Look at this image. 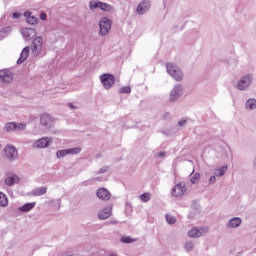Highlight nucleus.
Here are the masks:
<instances>
[{
	"label": "nucleus",
	"instance_id": "39",
	"mask_svg": "<svg viewBox=\"0 0 256 256\" xmlns=\"http://www.w3.org/2000/svg\"><path fill=\"white\" fill-rule=\"evenodd\" d=\"M109 171V166H104L99 170V173H107Z\"/></svg>",
	"mask_w": 256,
	"mask_h": 256
},
{
	"label": "nucleus",
	"instance_id": "12",
	"mask_svg": "<svg viewBox=\"0 0 256 256\" xmlns=\"http://www.w3.org/2000/svg\"><path fill=\"white\" fill-rule=\"evenodd\" d=\"M52 143V137H42L34 142L33 147L34 149H47V147Z\"/></svg>",
	"mask_w": 256,
	"mask_h": 256
},
{
	"label": "nucleus",
	"instance_id": "3",
	"mask_svg": "<svg viewBox=\"0 0 256 256\" xmlns=\"http://www.w3.org/2000/svg\"><path fill=\"white\" fill-rule=\"evenodd\" d=\"M184 93L185 87L183 86V84H175L169 94L170 103H177V101H179V99L183 97Z\"/></svg>",
	"mask_w": 256,
	"mask_h": 256
},
{
	"label": "nucleus",
	"instance_id": "38",
	"mask_svg": "<svg viewBox=\"0 0 256 256\" xmlns=\"http://www.w3.org/2000/svg\"><path fill=\"white\" fill-rule=\"evenodd\" d=\"M49 131H50L51 135H61V130H59V129L51 128Z\"/></svg>",
	"mask_w": 256,
	"mask_h": 256
},
{
	"label": "nucleus",
	"instance_id": "47",
	"mask_svg": "<svg viewBox=\"0 0 256 256\" xmlns=\"http://www.w3.org/2000/svg\"><path fill=\"white\" fill-rule=\"evenodd\" d=\"M56 202H57V203H58V205H59V204L61 203V200H57Z\"/></svg>",
	"mask_w": 256,
	"mask_h": 256
},
{
	"label": "nucleus",
	"instance_id": "7",
	"mask_svg": "<svg viewBox=\"0 0 256 256\" xmlns=\"http://www.w3.org/2000/svg\"><path fill=\"white\" fill-rule=\"evenodd\" d=\"M209 233V227H194L188 231V236L192 239H198Z\"/></svg>",
	"mask_w": 256,
	"mask_h": 256
},
{
	"label": "nucleus",
	"instance_id": "20",
	"mask_svg": "<svg viewBox=\"0 0 256 256\" xmlns=\"http://www.w3.org/2000/svg\"><path fill=\"white\" fill-rule=\"evenodd\" d=\"M112 209L113 207L111 205L103 208L98 214V219H101L102 221H105V219H109L111 217Z\"/></svg>",
	"mask_w": 256,
	"mask_h": 256
},
{
	"label": "nucleus",
	"instance_id": "21",
	"mask_svg": "<svg viewBox=\"0 0 256 256\" xmlns=\"http://www.w3.org/2000/svg\"><path fill=\"white\" fill-rule=\"evenodd\" d=\"M24 17L26 18L28 25H37L39 23V18L32 16L30 11H26Z\"/></svg>",
	"mask_w": 256,
	"mask_h": 256
},
{
	"label": "nucleus",
	"instance_id": "48",
	"mask_svg": "<svg viewBox=\"0 0 256 256\" xmlns=\"http://www.w3.org/2000/svg\"><path fill=\"white\" fill-rule=\"evenodd\" d=\"M110 256H117V254H114V253H113V254H110Z\"/></svg>",
	"mask_w": 256,
	"mask_h": 256
},
{
	"label": "nucleus",
	"instance_id": "50",
	"mask_svg": "<svg viewBox=\"0 0 256 256\" xmlns=\"http://www.w3.org/2000/svg\"><path fill=\"white\" fill-rule=\"evenodd\" d=\"M183 30V27H181L180 29H179V31H182Z\"/></svg>",
	"mask_w": 256,
	"mask_h": 256
},
{
	"label": "nucleus",
	"instance_id": "34",
	"mask_svg": "<svg viewBox=\"0 0 256 256\" xmlns=\"http://www.w3.org/2000/svg\"><path fill=\"white\" fill-rule=\"evenodd\" d=\"M27 124L15 122V131H25Z\"/></svg>",
	"mask_w": 256,
	"mask_h": 256
},
{
	"label": "nucleus",
	"instance_id": "24",
	"mask_svg": "<svg viewBox=\"0 0 256 256\" xmlns=\"http://www.w3.org/2000/svg\"><path fill=\"white\" fill-rule=\"evenodd\" d=\"M227 169H229V167L227 165H222V166L215 168L213 173H214L215 177H223V175H225V173H227Z\"/></svg>",
	"mask_w": 256,
	"mask_h": 256
},
{
	"label": "nucleus",
	"instance_id": "13",
	"mask_svg": "<svg viewBox=\"0 0 256 256\" xmlns=\"http://www.w3.org/2000/svg\"><path fill=\"white\" fill-rule=\"evenodd\" d=\"M6 159L9 161H15L19 158V153L17 152V148L12 145H7L4 149Z\"/></svg>",
	"mask_w": 256,
	"mask_h": 256
},
{
	"label": "nucleus",
	"instance_id": "35",
	"mask_svg": "<svg viewBox=\"0 0 256 256\" xmlns=\"http://www.w3.org/2000/svg\"><path fill=\"white\" fill-rule=\"evenodd\" d=\"M121 242L122 243H135V239L131 238V236H122Z\"/></svg>",
	"mask_w": 256,
	"mask_h": 256
},
{
	"label": "nucleus",
	"instance_id": "16",
	"mask_svg": "<svg viewBox=\"0 0 256 256\" xmlns=\"http://www.w3.org/2000/svg\"><path fill=\"white\" fill-rule=\"evenodd\" d=\"M243 220L240 217H233L226 223V229H237L241 227Z\"/></svg>",
	"mask_w": 256,
	"mask_h": 256
},
{
	"label": "nucleus",
	"instance_id": "1",
	"mask_svg": "<svg viewBox=\"0 0 256 256\" xmlns=\"http://www.w3.org/2000/svg\"><path fill=\"white\" fill-rule=\"evenodd\" d=\"M166 71L174 81L181 82L185 77L183 70L174 63H167L166 64Z\"/></svg>",
	"mask_w": 256,
	"mask_h": 256
},
{
	"label": "nucleus",
	"instance_id": "17",
	"mask_svg": "<svg viewBox=\"0 0 256 256\" xmlns=\"http://www.w3.org/2000/svg\"><path fill=\"white\" fill-rule=\"evenodd\" d=\"M96 195L101 201H109L111 199V192L107 188H99Z\"/></svg>",
	"mask_w": 256,
	"mask_h": 256
},
{
	"label": "nucleus",
	"instance_id": "25",
	"mask_svg": "<svg viewBox=\"0 0 256 256\" xmlns=\"http://www.w3.org/2000/svg\"><path fill=\"white\" fill-rule=\"evenodd\" d=\"M30 51H31V48L29 46H26L25 48H23L20 54V58L17 60V63H23L24 61H26L27 57H29Z\"/></svg>",
	"mask_w": 256,
	"mask_h": 256
},
{
	"label": "nucleus",
	"instance_id": "30",
	"mask_svg": "<svg viewBox=\"0 0 256 256\" xmlns=\"http://www.w3.org/2000/svg\"><path fill=\"white\" fill-rule=\"evenodd\" d=\"M200 179H201V174L199 172H196L194 176L191 177L190 182L192 185H197Z\"/></svg>",
	"mask_w": 256,
	"mask_h": 256
},
{
	"label": "nucleus",
	"instance_id": "15",
	"mask_svg": "<svg viewBox=\"0 0 256 256\" xmlns=\"http://www.w3.org/2000/svg\"><path fill=\"white\" fill-rule=\"evenodd\" d=\"M20 33L25 41H31L33 37L37 36V30H35V28H22L20 29Z\"/></svg>",
	"mask_w": 256,
	"mask_h": 256
},
{
	"label": "nucleus",
	"instance_id": "45",
	"mask_svg": "<svg viewBox=\"0 0 256 256\" xmlns=\"http://www.w3.org/2000/svg\"><path fill=\"white\" fill-rule=\"evenodd\" d=\"M68 107L70 108V109H77V106H75V105H73L72 103H69L68 104Z\"/></svg>",
	"mask_w": 256,
	"mask_h": 256
},
{
	"label": "nucleus",
	"instance_id": "6",
	"mask_svg": "<svg viewBox=\"0 0 256 256\" xmlns=\"http://www.w3.org/2000/svg\"><path fill=\"white\" fill-rule=\"evenodd\" d=\"M111 19L107 17H102L101 20L99 21V35L102 37H105V35H109L111 32Z\"/></svg>",
	"mask_w": 256,
	"mask_h": 256
},
{
	"label": "nucleus",
	"instance_id": "9",
	"mask_svg": "<svg viewBox=\"0 0 256 256\" xmlns=\"http://www.w3.org/2000/svg\"><path fill=\"white\" fill-rule=\"evenodd\" d=\"M187 193V183L180 182L176 184L171 190L172 197H183Z\"/></svg>",
	"mask_w": 256,
	"mask_h": 256
},
{
	"label": "nucleus",
	"instance_id": "44",
	"mask_svg": "<svg viewBox=\"0 0 256 256\" xmlns=\"http://www.w3.org/2000/svg\"><path fill=\"white\" fill-rule=\"evenodd\" d=\"M252 167L256 171V156L252 160Z\"/></svg>",
	"mask_w": 256,
	"mask_h": 256
},
{
	"label": "nucleus",
	"instance_id": "32",
	"mask_svg": "<svg viewBox=\"0 0 256 256\" xmlns=\"http://www.w3.org/2000/svg\"><path fill=\"white\" fill-rule=\"evenodd\" d=\"M11 33V27H5L0 31V39H3L6 35Z\"/></svg>",
	"mask_w": 256,
	"mask_h": 256
},
{
	"label": "nucleus",
	"instance_id": "2",
	"mask_svg": "<svg viewBox=\"0 0 256 256\" xmlns=\"http://www.w3.org/2000/svg\"><path fill=\"white\" fill-rule=\"evenodd\" d=\"M255 78L253 74L248 73L243 75L236 83V89L238 91H248V89L253 85Z\"/></svg>",
	"mask_w": 256,
	"mask_h": 256
},
{
	"label": "nucleus",
	"instance_id": "11",
	"mask_svg": "<svg viewBox=\"0 0 256 256\" xmlns=\"http://www.w3.org/2000/svg\"><path fill=\"white\" fill-rule=\"evenodd\" d=\"M100 81L104 89H111L115 85V76L113 74H103L100 76Z\"/></svg>",
	"mask_w": 256,
	"mask_h": 256
},
{
	"label": "nucleus",
	"instance_id": "49",
	"mask_svg": "<svg viewBox=\"0 0 256 256\" xmlns=\"http://www.w3.org/2000/svg\"><path fill=\"white\" fill-rule=\"evenodd\" d=\"M193 173H195V169H193V171H192L191 175H193Z\"/></svg>",
	"mask_w": 256,
	"mask_h": 256
},
{
	"label": "nucleus",
	"instance_id": "42",
	"mask_svg": "<svg viewBox=\"0 0 256 256\" xmlns=\"http://www.w3.org/2000/svg\"><path fill=\"white\" fill-rule=\"evenodd\" d=\"M13 18H14V19H20V18H21V13H19V12H14V13H13Z\"/></svg>",
	"mask_w": 256,
	"mask_h": 256
},
{
	"label": "nucleus",
	"instance_id": "14",
	"mask_svg": "<svg viewBox=\"0 0 256 256\" xmlns=\"http://www.w3.org/2000/svg\"><path fill=\"white\" fill-rule=\"evenodd\" d=\"M151 9V0H141L136 8L138 15H145Z\"/></svg>",
	"mask_w": 256,
	"mask_h": 256
},
{
	"label": "nucleus",
	"instance_id": "5",
	"mask_svg": "<svg viewBox=\"0 0 256 256\" xmlns=\"http://www.w3.org/2000/svg\"><path fill=\"white\" fill-rule=\"evenodd\" d=\"M89 9L90 11H97L98 9H100L101 11L111 13V11H113V6H111V4H107L99 0H91L89 2Z\"/></svg>",
	"mask_w": 256,
	"mask_h": 256
},
{
	"label": "nucleus",
	"instance_id": "36",
	"mask_svg": "<svg viewBox=\"0 0 256 256\" xmlns=\"http://www.w3.org/2000/svg\"><path fill=\"white\" fill-rule=\"evenodd\" d=\"M215 183H217V176H210V178L208 179V185H215Z\"/></svg>",
	"mask_w": 256,
	"mask_h": 256
},
{
	"label": "nucleus",
	"instance_id": "41",
	"mask_svg": "<svg viewBox=\"0 0 256 256\" xmlns=\"http://www.w3.org/2000/svg\"><path fill=\"white\" fill-rule=\"evenodd\" d=\"M40 19H41V21H47V14L46 13H41L40 14Z\"/></svg>",
	"mask_w": 256,
	"mask_h": 256
},
{
	"label": "nucleus",
	"instance_id": "31",
	"mask_svg": "<svg viewBox=\"0 0 256 256\" xmlns=\"http://www.w3.org/2000/svg\"><path fill=\"white\" fill-rule=\"evenodd\" d=\"M185 251H187L188 253L190 251H193V249H195V242L193 241H188L185 243L184 245Z\"/></svg>",
	"mask_w": 256,
	"mask_h": 256
},
{
	"label": "nucleus",
	"instance_id": "46",
	"mask_svg": "<svg viewBox=\"0 0 256 256\" xmlns=\"http://www.w3.org/2000/svg\"><path fill=\"white\" fill-rule=\"evenodd\" d=\"M41 131H42L41 129H39V130L35 129L34 134L37 135V134L41 133Z\"/></svg>",
	"mask_w": 256,
	"mask_h": 256
},
{
	"label": "nucleus",
	"instance_id": "10",
	"mask_svg": "<svg viewBox=\"0 0 256 256\" xmlns=\"http://www.w3.org/2000/svg\"><path fill=\"white\" fill-rule=\"evenodd\" d=\"M81 151H82L81 147L58 150L56 152V157L57 159H63L64 157H67V155H79Z\"/></svg>",
	"mask_w": 256,
	"mask_h": 256
},
{
	"label": "nucleus",
	"instance_id": "40",
	"mask_svg": "<svg viewBox=\"0 0 256 256\" xmlns=\"http://www.w3.org/2000/svg\"><path fill=\"white\" fill-rule=\"evenodd\" d=\"M187 123V120H180L178 122V127H185V124Z\"/></svg>",
	"mask_w": 256,
	"mask_h": 256
},
{
	"label": "nucleus",
	"instance_id": "28",
	"mask_svg": "<svg viewBox=\"0 0 256 256\" xmlns=\"http://www.w3.org/2000/svg\"><path fill=\"white\" fill-rule=\"evenodd\" d=\"M5 133H13L15 131V122H8L4 125Z\"/></svg>",
	"mask_w": 256,
	"mask_h": 256
},
{
	"label": "nucleus",
	"instance_id": "8",
	"mask_svg": "<svg viewBox=\"0 0 256 256\" xmlns=\"http://www.w3.org/2000/svg\"><path fill=\"white\" fill-rule=\"evenodd\" d=\"M42 50H43V37L38 36L32 41V44H31L32 55H34V57H37V55H39Z\"/></svg>",
	"mask_w": 256,
	"mask_h": 256
},
{
	"label": "nucleus",
	"instance_id": "22",
	"mask_svg": "<svg viewBox=\"0 0 256 256\" xmlns=\"http://www.w3.org/2000/svg\"><path fill=\"white\" fill-rule=\"evenodd\" d=\"M244 107L246 111H255L256 110V99L255 98H249L246 100Z\"/></svg>",
	"mask_w": 256,
	"mask_h": 256
},
{
	"label": "nucleus",
	"instance_id": "4",
	"mask_svg": "<svg viewBox=\"0 0 256 256\" xmlns=\"http://www.w3.org/2000/svg\"><path fill=\"white\" fill-rule=\"evenodd\" d=\"M55 123H57V119L51 114L44 113L40 115V125L46 131L53 129V127H55Z\"/></svg>",
	"mask_w": 256,
	"mask_h": 256
},
{
	"label": "nucleus",
	"instance_id": "23",
	"mask_svg": "<svg viewBox=\"0 0 256 256\" xmlns=\"http://www.w3.org/2000/svg\"><path fill=\"white\" fill-rule=\"evenodd\" d=\"M35 205H36L35 202L26 203V204L20 206L18 208V211H20V213H29V211L35 209Z\"/></svg>",
	"mask_w": 256,
	"mask_h": 256
},
{
	"label": "nucleus",
	"instance_id": "43",
	"mask_svg": "<svg viewBox=\"0 0 256 256\" xmlns=\"http://www.w3.org/2000/svg\"><path fill=\"white\" fill-rule=\"evenodd\" d=\"M165 155H167V153H166L165 151H163V152L157 153V154H156V157L163 158V157H165Z\"/></svg>",
	"mask_w": 256,
	"mask_h": 256
},
{
	"label": "nucleus",
	"instance_id": "19",
	"mask_svg": "<svg viewBox=\"0 0 256 256\" xmlns=\"http://www.w3.org/2000/svg\"><path fill=\"white\" fill-rule=\"evenodd\" d=\"M0 80L2 83H11L13 81V73L10 70H1Z\"/></svg>",
	"mask_w": 256,
	"mask_h": 256
},
{
	"label": "nucleus",
	"instance_id": "26",
	"mask_svg": "<svg viewBox=\"0 0 256 256\" xmlns=\"http://www.w3.org/2000/svg\"><path fill=\"white\" fill-rule=\"evenodd\" d=\"M47 193V187L41 186L32 190L33 197H41V195H45Z\"/></svg>",
	"mask_w": 256,
	"mask_h": 256
},
{
	"label": "nucleus",
	"instance_id": "27",
	"mask_svg": "<svg viewBox=\"0 0 256 256\" xmlns=\"http://www.w3.org/2000/svg\"><path fill=\"white\" fill-rule=\"evenodd\" d=\"M7 205H9V198L5 193L0 192V207H7Z\"/></svg>",
	"mask_w": 256,
	"mask_h": 256
},
{
	"label": "nucleus",
	"instance_id": "37",
	"mask_svg": "<svg viewBox=\"0 0 256 256\" xmlns=\"http://www.w3.org/2000/svg\"><path fill=\"white\" fill-rule=\"evenodd\" d=\"M119 93H126V94H129L131 93V87L129 86H124L120 89Z\"/></svg>",
	"mask_w": 256,
	"mask_h": 256
},
{
	"label": "nucleus",
	"instance_id": "18",
	"mask_svg": "<svg viewBox=\"0 0 256 256\" xmlns=\"http://www.w3.org/2000/svg\"><path fill=\"white\" fill-rule=\"evenodd\" d=\"M19 181H21V179L16 174H10L5 178L4 183L7 187H13V185H17Z\"/></svg>",
	"mask_w": 256,
	"mask_h": 256
},
{
	"label": "nucleus",
	"instance_id": "33",
	"mask_svg": "<svg viewBox=\"0 0 256 256\" xmlns=\"http://www.w3.org/2000/svg\"><path fill=\"white\" fill-rule=\"evenodd\" d=\"M140 199H141V201H143V203H149V201H151V194L144 193V194L140 195Z\"/></svg>",
	"mask_w": 256,
	"mask_h": 256
},
{
	"label": "nucleus",
	"instance_id": "29",
	"mask_svg": "<svg viewBox=\"0 0 256 256\" xmlns=\"http://www.w3.org/2000/svg\"><path fill=\"white\" fill-rule=\"evenodd\" d=\"M166 223L168 225H175L177 223V218L173 216L172 214H166L165 215Z\"/></svg>",
	"mask_w": 256,
	"mask_h": 256
}]
</instances>
